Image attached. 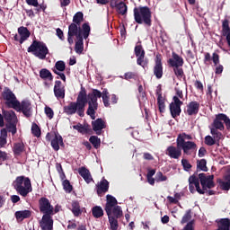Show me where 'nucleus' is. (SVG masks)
<instances>
[{"instance_id": "nucleus-1", "label": "nucleus", "mask_w": 230, "mask_h": 230, "mask_svg": "<svg viewBox=\"0 0 230 230\" xmlns=\"http://www.w3.org/2000/svg\"><path fill=\"white\" fill-rule=\"evenodd\" d=\"M215 175H206V173L201 172L199 174V178L196 177L195 174H192L189 178V190L190 193H195L196 191L199 193V195H204L206 191L211 190V188H215Z\"/></svg>"}, {"instance_id": "nucleus-2", "label": "nucleus", "mask_w": 230, "mask_h": 230, "mask_svg": "<svg viewBox=\"0 0 230 230\" xmlns=\"http://www.w3.org/2000/svg\"><path fill=\"white\" fill-rule=\"evenodd\" d=\"M87 91L84 87H81V91L78 93L75 102H69L68 105L63 107V111L67 116H73V114H78L80 118L85 116V105H87Z\"/></svg>"}, {"instance_id": "nucleus-3", "label": "nucleus", "mask_w": 230, "mask_h": 230, "mask_svg": "<svg viewBox=\"0 0 230 230\" xmlns=\"http://www.w3.org/2000/svg\"><path fill=\"white\" fill-rule=\"evenodd\" d=\"M17 114L13 110H2V113L0 114V128L6 127L8 132H11L13 136L17 134Z\"/></svg>"}, {"instance_id": "nucleus-4", "label": "nucleus", "mask_w": 230, "mask_h": 230, "mask_svg": "<svg viewBox=\"0 0 230 230\" xmlns=\"http://www.w3.org/2000/svg\"><path fill=\"white\" fill-rule=\"evenodd\" d=\"M13 188L15 190L18 195L22 197H28L29 193H31V180L26 176H18L13 181Z\"/></svg>"}, {"instance_id": "nucleus-5", "label": "nucleus", "mask_w": 230, "mask_h": 230, "mask_svg": "<svg viewBox=\"0 0 230 230\" xmlns=\"http://www.w3.org/2000/svg\"><path fill=\"white\" fill-rule=\"evenodd\" d=\"M134 19L137 24H145V26H152V11L148 6L135 7L133 10Z\"/></svg>"}, {"instance_id": "nucleus-6", "label": "nucleus", "mask_w": 230, "mask_h": 230, "mask_svg": "<svg viewBox=\"0 0 230 230\" xmlns=\"http://www.w3.org/2000/svg\"><path fill=\"white\" fill-rule=\"evenodd\" d=\"M88 109L86 111L87 116L92 119H96V111H98V98H102V93L98 89H93L92 93L87 95Z\"/></svg>"}, {"instance_id": "nucleus-7", "label": "nucleus", "mask_w": 230, "mask_h": 230, "mask_svg": "<svg viewBox=\"0 0 230 230\" xmlns=\"http://www.w3.org/2000/svg\"><path fill=\"white\" fill-rule=\"evenodd\" d=\"M28 53H32L34 57L40 58V60L46 59V56L49 54V49L46 46L44 41H39L34 40L31 46L27 49Z\"/></svg>"}, {"instance_id": "nucleus-8", "label": "nucleus", "mask_w": 230, "mask_h": 230, "mask_svg": "<svg viewBox=\"0 0 230 230\" xmlns=\"http://www.w3.org/2000/svg\"><path fill=\"white\" fill-rule=\"evenodd\" d=\"M0 100H3V102H4V105L6 106L7 109H14L19 105V101L17 100V96L8 87H5L2 92Z\"/></svg>"}, {"instance_id": "nucleus-9", "label": "nucleus", "mask_w": 230, "mask_h": 230, "mask_svg": "<svg viewBox=\"0 0 230 230\" xmlns=\"http://www.w3.org/2000/svg\"><path fill=\"white\" fill-rule=\"evenodd\" d=\"M82 29L83 32L78 34L75 45V51L77 53V55H82V53H84V39H89V35L91 33V26H89V23H84L82 25Z\"/></svg>"}, {"instance_id": "nucleus-10", "label": "nucleus", "mask_w": 230, "mask_h": 230, "mask_svg": "<svg viewBox=\"0 0 230 230\" xmlns=\"http://www.w3.org/2000/svg\"><path fill=\"white\" fill-rule=\"evenodd\" d=\"M135 57H137V66H141L143 69L145 67H148V58H145V49H143V45H141V41H138L134 49Z\"/></svg>"}, {"instance_id": "nucleus-11", "label": "nucleus", "mask_w": 230, "mask_h": 230, "mask_svg": "<svg viewBox=\"0 0 230 230\" xmlns=\"http://www.w3.org/2000/svg\"><path fill=\"white\" fill-rule=\"evenodd\" d=\"M226 124V128L229 130L230 128V119L227 117V115L224 113H219L216 116V119L213 121V127L212 128H216V130H224V123Z\"/></svg>"}, {"instance_id": "nucleus-12", "label": "nucleus", "mask_w": 230, "mask_h": 230, "mask_svg": "<svg viewBox=\"0 0 230 230\" xmlns=\"http://www.w3.org/2000/svg\"><path fill=\"white\" fill-rule=\"evenodd\" d=\"M39 209L43 215H55V208H53V205H51V202L46 197L39 199Z\"/></svg>"}, {"instance_id": "nucleus-13", "label": "nucleus", "mask_w": 230, "mask_h": 230, "mask_svg": "<svg viewBox=\"0 0 230 230\" xmlns=\"http://www.w3.org/2000/svg\"><path fill=\"white\" fill-rule=\"evenodd\" d=\"M172 101L173 102H171L169 105V111L171 112L172 118L175 119V118H179V116H181V113L182 112L181 106L183 104V102L177 96H173Z\"/></svg>"}, {"instance_id": "nucleus-14", "label": "nucleus", "mask_w": 230, "mask_h": 230, "mask_svg": "<svg viewBox=\"0 0 230 230\" xmlns=\"http://www.w3.org/2000/svg\"><path fill=\"white\" fill-rule=\"evenodd\" d=\"M84 31V29L81 27H78V25L75 23H71L68 26V32H67V42L70 46H73L75 44V40H73V37H75L76 40H78V35H82Z\"/></svg>"}, {"instance_id": "nucleus-15", "label": "nucleus", "mask_w": 230, "mask_h": 230, "mask_svg": "<svg viewBox=\"0 0 230 230\" xmlns=\"http://www.w3.org/2000/svg\"><path fill=\"white\" fill-rule=\"evenodd\" d=\"M115 209H119L120 211H123L121 209V207L118 205V199L114 198V196L108 194L106 196V204L104 207V210L106 211V215H109L111 213H114Z\"/></svg>"}, {"instance_id": "nucleus-16", "label": "nucleus", "mask_w": 230, "mask_h": 230, "mask_svg": "<svg viewBox=\"0 0 230 230\" xmlns=\"http://www.w3.org/2000/svg\"><path fill=\"white\" fill-rule=\"evenodd\" d=\"M110 229L111 230H118L119 227V224L118 223V219L123 217V211L115 208L113 213L107 214Z\"/></svg>"}, {"instance_id": "nucleus-17", "label": "nucleus", "mask_w": 230, "mask_h": 230, "mask_svg": "<svg viewBox=\"0 0 230 230\" xmlns=\"http://www.w3.org/2000/svg\"><path fill=\"white\" fill-rule=\"evenodd\" d=\"M16 112H22L25 118H31V102L28 100L19 101V105L13 109Z\"/></svg>"}, {"instance_id": "nucleus-18", "label": "nucleus", "mask_w": 230, "mask_h": 230, "mask_svg": "<svg viewBox=\"0 0 230 230\" xmlns=\"http://www.w3.org/2000/svg\"><path fill=\"white\" fill-rule=\"evenodd\" d=\"M153 72L157 80H161V78H163V75L164 73L163 71V56L161 54H156L155 56Z\"/></svg>"}, {"instance_id": "nucleus-19", "label": "nucleus", "mask_w": 230, "mask_h": 230, "mask_svg": "<svg viewBox=\"0 0 230 230\" xmlns=\"http://www.w3.org/2000/svg\"><path fill=\"white\" fill-rule=\"evenodd\" d=\"M53 215L55 214H43L40 221L41 230H53Z\"/></svg>"}, {"instance_id": "nucleus-20", "label": "nucleus", "mask_w": 230, "mask_h": 230, "mask_svg": "<svg viewBox=\"0 0 230 230\" xmlns=\"http://www.w3.org/2000/svg\"><path fill=\"white\" fill-rule=\"evenodd\" d=\"M40 78L41 80H44V87L47 89H49L51 87V84L49 82H53V74H51V71H49L48 68H42L40 70Z\"/></svg>"}, {"instance_id": "nucleus-21", "label": "nucleus", "mask_w": 230, "mask_h": 230, "mask_svg": "<svg viewBox=\"0 0 230 230\" xmlns=\"http://www.w3.org/2000/svg\"><path fill=\"white\" fill-rule=\"evenodd\" d=\"M54 96L57 100H64L66 98V86L62 84V81H55Z\"/></svg>"}, {"instance_id": "nucleus-22", "label": "nucleus", "mask_w": 230, "mask_h": 230, "mask_svg": "<svg viewBox=\"0 0 230 230\" xmlns=\"http://www.w3.org/2000/svg\"><path fill=\"white\" fill-rule=\"evenodd\" d=\"M156 96L159 112L164 114V112L166 111V102L164 97H163V89H161V85H159L156 89Z\"/></svg>"}, {"instance_id": "nucleus-23", "label": "nucleus", "mask_w": 230, "mask_h": 230, "mask_svg": "<svg viewBox=\"0 0 230 230\" xmlns=\"http://www.w3.org/2000/svg\"><path fill=\"white\" fill-rule=\"evenodd\" d=\"M211 60L214 66H218V64H220V55H218V53L217 52H214L211 57V54L209 52H205L203 59L204 64L206 66H209V64H211Z\"/></svg>"}, {"instance_id": "nucleus-24", "label": "nucleus", "mask_w": 230, "mask_h": 230, "mask_svg": "<svg viewBox=\"0 0 230 230\" xmlns=\"http://www.w3.org/2000/svg\"><path fill=\"white\" fill-rule=\"evenodd\" d=\"M95 190L98 197H103L109 191V181L102 179L95 185Z\"/></svg>"}, {"instance_id": "nucleus-25", "label": "nucleus", "mask_w": 230, "mask_h": 230, "mask_svg": "<svg viewBox=\"0 0 230 230\" xmlns=\"http://www.w3.org/2000/svg\"><path fill=\"white\" fill-rule=\"evenodd\" d=\"M199 111H200V102L192 101L187 104V110L185 112L188 116H197V114H199Z\"/></svg>"}, {"instance_id": "nucleus-26", "label": "nucleus", "mask_w": 230, "mask_h": 230, "mask_svg": "<svg viewBox=\"0 0 230 230\" xmlns=\"http://www.w3.org/2000/svg\"><path fill=\"white\" fill-rule=\"evenodd\" d=\"M167 63L171 67H179L184 66V58L179 54L172 52V58H169Z\"/></svg>"}, {"instance_id": "nucleus-27", "label": "nucleus", "mask_w": 230, "mask_h": 230, "mask_svg": "<svg viewBox=\"0 0 230 230\" xmlns=\"http://www.w3.org/2000/svg\"><path fill=\"white\" fill-rule=\"evenodd\" d=\"M92 127L93 130L97 134V136H101L102 130H103V128H105L106 127L105 121L103 120V119L99 118L94 121H92Z\"/></svg>"}, {"instance_id": "nucleus-28", "label": "nucleus", "mask_w": 230, "mask_h": 230, "mask_svg": "<svg viewBox=\"0 0 230 230\" xmlns=\"http://www.w3.org/2000/svg\"><path fill=\"white\" fill-rule=\"evenodd\" d=\"M166 155L171 159H179L182 155V150L179 147L170 146L166 149Z\"/></svg>"}, {"instance_id": "nucleus-29", "label": "nucleus", "mask_w": 230, "mask_h": 230, "mask_svg": "<svg viewBox=\"0 0 230 230\" xmlns=\"http://www.w3.org/2000/svg\"><path fill=\"white\" fill-rule=\"evenodd\" d=\"M181 149L183 150L185 155H191L193 152H197V144L193 141H187Z\"/></svg>"}, {"instance_id": "nucleus-30", "label": "nucleus", "mask_w": 230, "mask_h": 230, "mask_svg": "<svg viewBox=\"0 0 230 230\" xmlns=\"http://www.w3.org/2000/svg\"><path fill=\"white\" fill-rule=\"evenodd\" d=\"M54 138L51 140V146L55 152H58L60 150V145H64V138L58 133H54Z\"/></svg>"}, {"instance_id": "nucleus-31", "label": "nucleus", "mask_w": 230, "mask_h": 230, "mask_svg": "<svg viewBox=\"0 0 230 230\" xmlns=\"http://www.w3.org/2000/svg\"><path fill=\"white\" fill-rule=\"evenodd\" d=\"M18 33L20 35V44H22L25 42V40H28V39H30V35H31V32H30L28 28L24 26L18 28Z\"/></svg>"}, {"instance_id": "nucleus-32", "label": "nucleus", "mask_w": 230, "mask_h": 230, "mask_svg": "<svg viewBox=\"0 0 230 230\" xmlns=\"http://www.w3.org/2000/svg\"><path fill=\"white\" fill-rule=\"evenodd\" d=\"M78 173L79 175H81V177H83L84 181H85L87 184H89L93 181V176L91 175V172L89 171V169L85 167H81L78 169Z\"/></svg>"}, {"instance_id": "nucleus-33", "label": "nucleus", "mask_w": 230, "mask_h": 230, "mask_svg": "<svg viewBox=\"0 0 230 230\" xmlns=\"http://www.w3.org/2000/svg\"><path fill=\"white\" fill-rule=\"evenodd\" d=\"M25 148L26 147H25L23 142L14 143L13 146V152L14 157H19L20 155H22V154L24 152Z\"/></svg>"}, {"instance_id": "nucleus-34", "label": "nucleus", "mask_w": 230, "mask_h": 230, "mask_svg": "<svg viewBox=\"0 0 230 230\" xmlns=\"http://www.w3.org/2000/svg\"><path fill=\"white\" fill-rule=\"evenodd\" d=\"M74 130H77L80 134H89L91 132V126L89 124L82 125L78 123L73 126Z\"/></svg>"}, {"instance_id": "nucleus-35", "label": "nucleus", "mask_w": 230, "mask_h": 230, "mask_svg": "<svg viewBox=\"0 0 230 230\" xmlns=\"http://www.w3.org/2000/svg\"><path fill=\"white\" fill-rule=\"evenodd\" d=\"M16 220H24L31 217V212L30 210H19L14 214Z\"/></svg>"}, {"instance_id": "nucleus-36", "label": "nucleus", "mask_w": 230, "mask_h": 230, "mask_svg": "<svg viewBox=\"0 0 230 230\" xmlns=\"http://www.w3.org/2000/svg\"><path fill=\"white\" fill-rule=\"evenodd\" d=\"M115 9L119 15H127V13L128 12V6H127V4H125L123 1H120Z\"/></svg>"}, {"instance_id": "nucleus-37", "label": "nucleus", "mask_w": 230, "mask_h": 230, "mask_svg": "<svg viewBox=\"0 0 230 230\" xmlns=\"http://www.w3.org/2000/svg\"><path fill=\"white\" fill-rule=\"evenodd\" d=\"M74 217H80L82 213L84 212L82 208H80V203L78 201H73L72 202V209H71Z\"/></svg>"}, {"instance_id": "nucleus-38", "label": "nucleus", "mask_w": 230, "mask_h": 230, "mask_svg": "<svg viewBox=\"0 0 230 230\" xmlns=\"http://www.w3.org/2000/svg\"><path fill=\"white\" fill-rule=\"evenodd\" d=\"M84 22V13L77 12L73 17L72 24H75L77 28H80V25Z\"/></svg>"}, {"instance_id": "nucleus-39", "label": "nucleus", "mask_w": 230, "mask_h": 230, "mask_svg": "<svg viewBox=\"0 0 230 230\" xmlns=\"http://www.w3.org/2000/svg\"><path fill=\"white\" fill-rule=\"evenodd\" d=\"M92 215L93 218H102V217L104 215L103 208H102L100 206H94L92 208Z\"/></svg>"}, {"instance_id": "nucleus-40", "label": "nucleus", "mask_w": 230, "mask_h": 230, "mask_svg": "<svg viewBox=\"0 0 230 230\" xmlns=\"http://www.w3.org/2000/svg\"><path fill=\"white\" fill-rule=\"evenodd\" d=\"M172 69L178 80H181V78L186 79V75L184 74V69H182V66H172Z\"/></svg>"}, {"instance_id": "nucleus-41", "label": "nucleus", "mask_w": 230, "mask_h": 230, "mask_svg": "<svg viewBox=\"0 0 230 230\" xmlns=\"http://www.w3.org/2000/svg\"><path fill=\"white\" fill-rule=\"evenodd\" d=\"M208 161L201 159L197 161V172H208Z\"/></svg>"}, {"instance_id": "nucleus-42", "label": "nucleus", "mask_w": 230, "mask_h": 230, "mask_svg": "<svg viewBox=\"0 0 230 230\" xmlns=\"http://www.w3.org/2000/svg\"><path fill=\"white\" fill-rule=\"evenodd\" d=\"M217 227H223L224 229L230 230V219L227 217L217 220Z\"/></svg>"}, {"instance_id": "nucleus-43", "label": "nucleus", "mask_w": 230, "mask_h": 230, "mask_svg": "<svg viewBox=\"0 0 230 230\" xmlns=\"http://www.w3.org/2000/svg\"><path fill=\"white\" fill-rule=\"evenodd\" d=\"M89 141L96 150H98L102 145V140L96 136L90 137Z\"/></svg>"}, {"instance_id": "nucleus-44", "label": "nucleus", "mask_w": 230, "mask_h": 230, "mask_svg": "<svg viewBox=\"0 0 230 230\" xmlns=\"http://www.w3.org/2000/svg\"><path fill=\"white\" fill-rule=\"evenodd\" d=\"M31 134L34 136V137H40V128L35 122H33L31 126Z\"/></svg>"}, {"instance_id": "nucleus-45", "label": "nucleus", "mask_w": 230, "mask_h": 230, "mask_svg": "<svg viewBox=\"0 0 230 230\" xmlns=\"http://www.w3.org/2000/svg\"><path fill=\"white\" fill-rule=\"evenodd\" d=\"M188 141L184 138L182 133H180L176 139V146L177 148H181L183 145H185Z\"/></svg>"}, {"instance_id": "nucleus-46", "label": "nucleus", "mask_w": 230, "mask_h": 230, "mask_svg": "<svg viewBox=\"0 0 230 230\" xmlns=\"http://www.w3.org/2000/svg\"><path fill=\"white\" fill-rule=\"evenodd\" d=\"M62 186L66 193H71V191H73V185H71V182L69 181V180L63 181Z\"/></svg>"}, {"instance_id": "nucleus-47", "label": "nucleus", "mask_w": 230, "mask_h": 230, "mask_svg": "<svg viewBox=\"0 0 230 230\" xmlns=\"http://www.w3.org/2000/svg\"><path fill=\"white\" fill-rule=\"evenodd\" d=\"M210 134L214 137V139L216 141H220L224 136L222 135V132L218 131L217 128H211L210 129Z\"/></svg>"}, {"instance_id": "nucleus-48", "label": "nucleus", "mask_w": 230, "mask_h": 230, "mask_svg": "<svg viewBox=\"0 0 230 230\" xmlns=\"http://www.w3.org/2000/svg\"><path fill=\"white\" fill-rule=\"evenodd\" d=\"M54 69L60 73L66 71V63L64 61H57Z\"/></svg>"}, {"instance_id": "nucleus-49", "label": "nucleus", "mask_w": 230, "mask_h": 230, "mask_svg": "<svg viewBox=\"0 0 230 230\" xmlns=\"http://www.w3.org/2000/svg\"><path fill=\"white\" fill-rule=\"evenodd\" d=\"M125 80H137L139 78V75L136 72H128L124 75Z\"/></svg>"}, {"instance_id": "nucleus-50", "label": "nucleus", "mask_w": 230, "mask_h": 230, "mask_svg": "<svg viewBox=\"0 0 230 230\" xmlns=\"http://www.w3.org/2000/svg\"><path fill=\"white\" fill-rule=\"evenodd\" d=\"M181 166H183V170L185 172H190L191 170V164H190V161L188 159H181Z\"/></svg>"}, {"instance_id": "nucleus-51", "label": "nucleus", "mask_w": 230, "mask_h": 230, "mask_svg": "<svg viewBox=\"0 0 230 230\" xmlns=\"http://www.w3.org/2000/svg\"><path fill=\"white\" fill-rule=\"evenodd\" d=\"M191 220V210H188L182 217L181 224H188Z\"/></svg>"}, {"instance_id": "nucleus-52", "label": "nucleus", "mask_w": 230, "mask_h": 230, "mask_svg": "<svg viewBox=\"0 0 230 230\" xmlns=\"http://www.w3.org/2000/svg\"><path fill=\"white\" fill-rule=\"evenodd\" d=\"M156 182H164V181H168V177L164 176L162 172H156L155 175Z\"/></svg>"}, {"instance_id": "nucleus-53", "label": "nucleus", "mask_w": 230, "mask_h": 230, "mask_svg": "<svg viewBox=\"0 0 230 230\" xmlns=\"http://www.w3.org/2000/svg\"><path fill=\"white\" fill-rule=\"evenodd\" d=\"M217 143V140L213 138L211 136L205 137V144L208 145V146H213Z\"/></svg>"}, {"instance_id": "nucleus-54", "label": "nucleus", "mask_w": 230, "mask_h": 230, "mask_svg": "<svg viewBox=\"0 0 230 230\" xmlns=\"http://www.w3.org/2000/svg\"><path fill=\"white\" fill-rule=\"evenodd\" d=\"M45 114L49 119H53V116H55V112L53 111V109L49 107H45Z\"/></svg>"}, {"instance_id": "nucleus-55", "label": "nucleus", "mask_w": 230, "mask_h": 230, "mask_svg": "<svg viewBox=\"0 0 230 230\" xmlns=\"http://www.w3.org/2000/svg\"><path fill=\"white\" fill-rule=\"evenodd\" d=\"M25 3L29 6H34V8H39V6H40L39 0H25Z\"/></svg>"}, {"instance_id": "nucleus-56", "label": "nucleus", "mask_w": 230, "mask_h": 230, "mask_svg": "<svg viewBox=\"0 0 230 230\" xmlns=\"http://www.w3.org/2000/svg\"><path fill=\"white\" fill-rule=\"evenodd\" d=\"M221 190L224 191H229L230 190V182L229 181H221L220 182Z\"/></svg>"}, {"instance_id": "nucleus-57", "label": "nucleus", "mask_w": 230, "mask_h": 230, "mask_svg": "<svg viewBox=\"0 0 230 230\" xmlns=\"http://www.w3.org/2000/svg\"><path fill=\"white\" fill-rule=\"evenodd\" d=\"M56 34H57V37H58V39L60 40H66V37L64 36V31H62V29L58 28L56 30Z\"/></svg>"}, {"instance_id": "nucleus-58", "label": "nucleus", "mask_w": 230, "mask_h": 230, "mask_svg": "<svg viewBox=\"0 0 230 230\" xmlns=\"http://www.w3.org/2000/svg\"><path fill=\"white\" fill-rule=\"evenodd\" d=\"M194 86L196 87V89H198L199 91H204V84H202V82L196 80L194 83Z\"/></svg>"}, {"instance_id": "nucleus-59", "label": "nucleus", "mask_w": 230, "mask_h": 230, "mask_svg": "<svg viewBox=\"0 0 230 230\" xmlns=\"http://www.w3.org/2000/svg\"><path fill=\"white\" fill-rule=\"evenodd\" d=\"M53 73H55V75H58V76H59V78H61V80H63V82H66V75L62 72H58L57 71V69H52Z\"/></svg>"}, {"instance_id": "nucleus-60", "label": "nucleus", "mask_w": 230, "mask_h": 230, "mask_svg": "<svg viewBox=\"0 0 230 230\" xmlns=\"http://www.w3.org/2000/svg\"><path fill=\"white\" fill-rule=\"evenodd\" d=\"M223 72H224V66L217 64L215 71L216 75H222Z\"/></svg>"}, {"instance_id": "nucleus-61", "label": "nucleus", "mask_w": 230, "mask_h": 230, "mask_svg": "<svg viewBox=\"0 0 230 230\" xmlns=\"http://www.w3.org/2000/svg\"><path fill=\"white\" fill-rule=\"evenodd\" d=\"M143 158L146 161H154V155H152V154H150V153H144Z\"/></svg>"}, {"instance_id": "nucleus-62", "label": "nucleus", "mask_w": 230, "mask_h": 230, "mask_svg": "<svg viewBox=\"0 0 230 230\" xmlns=\"http://www.w3.org/2000/svg\"><path fill=\"white\" fill-rule=\"evenodd\" d=\"M119 3H121L119 0H110V6L111 8H116Z\"/></svg>"}, {"instance_id": "nucleus-63", "label": "nucleus", "mask_w": 230, "mask_h": 230, "mask_svg": "<svg viewBox=\"0 0 230 230\" xmlns=\"http://www.w3.org/2000/svg\"><path fill=\"white\" fill-rule=\"evenodd\" d=\"M206 154H208V151L206 150L205 147H200L199 150V157H204V155H206Z\"/></svg>"}, {"instance_id": "nucleus-64", "label": "nucleus", "mask_w": 230, "mask_h": 230, "mask_svg": "<svg viewBox=\"0 0 230 230\" xmlns=\"http://www.w3.org/2000/svg\"><path fill=\"white\" fill-rule=\"evenodd\" d=\"M6 159H8V154L0 150V161H6Z\"/></svg>"}]
</instances>
